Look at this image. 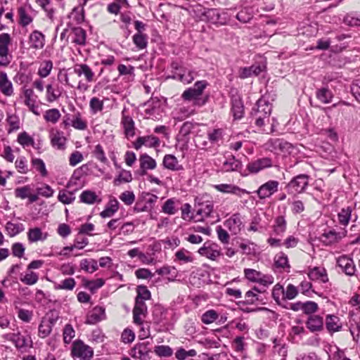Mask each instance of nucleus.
<instances>
[{
    "label": "nucleus",
    "mask_w": 360,
    "mask_h": 360,
    "mask_svg": "<svg viewBox=\"0 0 360 360\" xmlns=\"http://www.w3.org/2000/svg\"><path fill=\"white\" fill-rule=\"evenodd\" d=\"M207 84L205 80L196 82L193 86L186 89L183 92L181 98L186 101H192L193 106L201 107L204 105L207 101V96L202 98L201 96Z\"/></svg>",
    "instance_id": "f257e3e1"
},
{
    "label": "nucleus",
    "mask_w": 360,
    "mask_h": 360,
    "mask_svg": "<svg viewBox=\"0 0 360 360\" xmlns=\"http://www.w3.org/2000/svg\"><path fill=\"white\" fill-rule=\"evenodd\" d=\"M208 195L198 196L195 199L194 211L196 221H202L205 218L211 216L214 210L212 200H208Z\"/></svg>",
    "instance_id": "f03ea898"
},
{
    "label": "nucleus",
    "mask_w": 360,
    "mask_h": 360,
    "mask_svg": "<svg viewBox=\"0 0 360 360\" xmlns=\"http://www.w3.org/2000/svg\"><path fill=\"white\" fill-rule=\"evenodd\" d=\"M71 356L79 360H91L94 356V349L82 340H76L72 345Z\"/></svg>",
    "instance_id": "7ed1b4c3"
},
{
    "label": "nucleus",
    "mask_w": 360,
    "mask_h": 360,
    "mask_svg": "<svg viewBox=\"0 0 360 360\" xmlns=\"http://www.w3.org/2000/svg\"><path fill=\"white\" fill-rule=\"evenodd\" d=\"M245 278L252 283H258L261 285L268 287L274 282V278L270 274H264L253 269H244Z\"/></svg>",
    "instance_id": "20e7f679"
},
{
    "label": "nucleus",
    "mask_w": 360,
    "mask_h": 360,
    "mask_svg": "<svg viewBox=\"0 0 360 360\" xmlns=\"http://www.w3.org/2000/svg\"><path fill=\"white\" fill-rule=\"evenodd\" d=\"M308 184L309 176L307 174H299L288 184L286 188L289 194L296 195L304 192Z\"/></svg>",
    "instance_id": "39448f33"
},
{
    "label": "nucleus",
    "mask_w": 360,
    "mask_h": 360,
    "mask_svg": "<svg viewBox=\"0 0 360 360\" xmlns=\"http://www.w3.org/2000/svg\"><path fill=\"white\" fill-rule=\"evenodd\" d=\"M172 68L174 70L172 77L184 84L192 82L197 75L195 71L187 70L176 62L172 63Z\"/></svg>",
    "instance_id": "423d86ee"
},
{
    "label": "nucleus",
    "mask_w": 360,
    "mask_h": 360,
    "mask_svg": "<svg viewBox=\"0 0 360 360\" xmlns=\"http://www.w3.org/2000/svg\"><path fill=\"white\" fill-rule=\"evenodd\" d=\"M149 342H139L136 344L131 349L130 355L139 360H150L151 349L149 347Z\"/></svg>",
    "instance_id": "0eeeda50"
},
{
    "label": "nucleus",
    "mask_w": 360,
    "mask_h": 360,
    "mask_svg": "<svg viewBox=\"0 0 360 360\" xmlns=\"http://www.w3.org/2000/svg\"><path fill=\"white\" fill-rule=\"evenodd\" d=\"M198 252L200 255L212 260H216L221 255L218 245L209 240L206 241L203 245L199 248Z\"/></svg>",
    "instance_id": "6e6552de"
},
{
    "label": "nucleus",
    "mask_w": 360,
    "mask_h": 360,
    "mask_svg": "<svg viewBox=\"0 0 360 360\" xmlns=\"http://www.w3.org/2000/svg\"><path fill=\"white\" fill-rule=\"evenodd\" d=\"M160 145L159 138L153 135L139 136L133 143V146L136 150H139L143 146L148 148H157Z\"/></svg>",
    "instance_id": "1a4fd4ad"
},
{
    "label": "nucleus",
    "mask_w": 360,
    "mask_h": 360,
    "mask_svg": "<svg viewBox=\"0 0 360 360\" xmlns=\"http://www.w3.org/2000/svg\"><path fill=\"white\" fill-rule=\"evenodd\" d=\"M346 236V231L337 232L330 230L324 232L320 236V240L326 245H331L340 242Z\"/></svg>",
    "instance_id": "9d476101"
},
{
    "label": "nucleus",
    "mask_w": 360,
    "mask_h": 360,
    "mask_svg": "<svg viewBox=\"0 0 360 360\" xmlns=\"http://www.w3.org/2000/svg\"><path fill=\"white\" fill-rule=\"evenodd\" d=\"M74 72L79 77H84L86 82H94L95 73L92 69L86 63L75 64L73 67Z\"/></svg>",
    "instance_id": "9b49d317"
},
{
    "label": "nucleus",
    "mask_w": 360,
    "mask_h": 360,
    "mask_svg": "<svg viewBox=\"0 0 360 360\" xmlns=\"http://www.w3.org/2000/svg\"><path fill=\"white\" fill-rule=\"evenodd\" d=\"M278 182L277 181L271 180L262 184L258 190L257 193L260 199H264L270 197L272 194L278 191Z\"/></svg>",
    "instance_id": "f8f14e48"
},
{
    "label": "nucleus",
    "mask_w": 360,
    "mask_h": 360,
    "mask_svg": "<svg viewBox=\"0 0 360 360\" xmlns=\"http://www.w3.org/2000/svg\"><path fill=\"white\" fill-rule=\"evenodd\" d=\"M337 264L346 275H354L356 266L352 258L347 255H342L337 259Z\"/></svg>",
    "instance_id": "ddd939ff"
},
{
    "label": "nucleus",
    "mask_w": 360,
    "mask_h": 360,
    "mask_svg": "<svg viewBox=\"0 0 360 360\" xmlns=\"http://www.w3.org/2000/svg\"><path fill=\"white\" fill-rule=\"evenodd\" d=\"M126 108L122 112L121 124L124 129V134L126 137H133L135 135V123L132 117L126 115Z\"/></svg>",
    "instance_id": "4468645a"
},
{
    "label": "nucleus",
    "mask_w": 360,
    "mask_h": 360,
    "mask_svg": "<svg viewBox=\"0 0 360 360\" xmlns=\"http://www.w3.org/2000/svg\"><path fill=\"white\" fill-rule=\"evenodd\" d=\"M272 160L270 158H262L252 161L247 165V168L251 173H258L261 170L271 167Z\"/></svg>",
    "instance_id": "2eb2a0df"
},
{
    "label": "nucleus",
    "mask_w": 360,
    "mask_h": 360,
    "mask_svg": "<svg viewBox=\"0 0 360 360\" xmlns=\"http://www.w3.org/2000/svg\"><path fill=\"white\" fill-rule=\"evenodd\" d=\"M51 143L53 147L58 150H64L65 148L67 139L65 137L63 132L52 129L50 131Z\"/></svg>",
    "instance_id": "dca6fc26"
},
{
    "label": "nucleus",
    "mask_w": 360,
    "mask_h": 360,
    "mask_svg": "<svg viewBox=\"0 0 360 360\" xmlns=\"http://www.w3.org/2000/svg\"><path fill=\"white\" fill-rule=\"evenodd\" d=\"M266 145L271 151L275 153L285 152L291 148L289 143L280 139H271L268 141Z\"/></svg>",
    "instance_id": "f3484780"
},
{
    "label": "nucleus",
    "mask_w": 360,
    "mask_h": 360,
    "mask_svg": "<svg viewBox=\"0 0 360 360\" xmlns=\"http://www.w3.org/2000/svg\"><path fill=\"white\" fill-rule=\"evenodd\" d=\"M307 328L312 333L319 332L323 328V320L319 315H310L306 321Z\"/></svg>",
    "instance_id": "a211bd4d"
},
{
    "label": "nucleus",
    "mask_w": 360,
    "mask_h": 360,
    "mask_svg": "<svg viewBox=\"0 0 360 360\" xmlns=\"http://www.w3.org/2000/svg\"><path fill=\"white\" fill-rule=\"evenodd\" d=\"M147 311V307L143 300H136L135 306L133 309V319L136 324L141 325L142 319L141 315H144Z\"/></svg>",
    "instance_id": "6ab92c4d"
},
{
    "label": "nucleus",
    "mask_w": 360,
    "mask_h": 360,
    "mask_svg": "<svg viewBox=\"0 0 360 360\" xmlns=\"http://www.w3.org/2000/svg\"><path fill=\"white\" fill-rule=\"evenodd\" d=\"M139 162L142 175L146 174L147 170L154 169L157 166L155 160L146 153L140 155Z\"/></svg>",
    "instance_id": "aec40b11"
},
{
    "label": "nucleus",
    "mask_w": 360,
    "mask_h": 360,
    "mask_svg": "<svg viewBox=\"0 0 360 360\" xmlns=\"http://www.w3.org/2000/svg\"><path fill=\"white\" fill-rule=\"evenodd\" d=\"M105 318V309L102 307L96 306L87 315L86 323L89 324H95Z\"/></svg>",
    "instance_id": "412c9836"
},
{
    "label": "nucleus",
    "mask_w": 360,
    "mask_h": 360,
    "mask_svg": "<svg viewBox=\"0 0 360 360\" xmlns=\"http://www.w3.org/2000/svg\"><path fill=\"white\" fill-rule=\"evenodd\" d=\"M214 187L217 191L221 193L235 194L238 196H240L241 194L243 193H248L245 189L240 188L233 184H221L215 185Z\"/></svg>",
    "instance_id": "4be33fe9"
},
{
    "label": "nucleus",
    "mask_w": 360,
    "mask_h": 360,
    "mask_svg": "<svg viewBox=\"0 0 360 360\" xmlns=\"http://www.w3.org/2000/svg\"><path fill=\"white\" fill-rule=\"evenodd\" d=\"M0 91L6 96H11L13 94L12 82L8 79L5 72H0Z\"/></svg>",
    "instance_id": "5701e85b"
},
{
    "label": "nucleus",
    "mask_w": 360,
    "mask_h": 360,
    "mask_svg": "<svg viewBox=\"0 0 360 360\" xmlns=\"http://www.w3.org/2000/svg\"><path fill=\"white\" fill-rule=\"evenodd\" d=\"M308 276L313 281H319L322 283L328 281L326 270L323 267H314L309 271Z\"/></svg>",
    "instance_id": "b1692460"
},
{
    "label": "nucleus",
    "mask_w": 360,
    "mask_h": 360,
    "mask_svg": "<svg viewBox=\"0 0 360 360\" xmlns=\"http://www.w3.org/2000/svg\"><path fill=\"white\" fill-rule=\"evenodd\" d=\"M163 166L172 171H180L183 169V166L179 164V160L174 155H165L163 161Z\"/></svg>",
    "instance_id": "393cba45"
},
{
    "label": "nucleus",
    "mask_w": 360,
    "mask_h": 360,
    "mask_svg": "<svg viewBox=\"0 0 360 360\" xmlns=\"http://www.w3.org/2000/svg\"><path fill=\"white\" fill-rule=\"evenodd\" d=\"M265 69L264 65H252L248 68H243L240 70V77L245 79L252 76H257Z\"/></svg>",
    "instance_id": "a878e982"
},
{
    "label": "nucleus",
    "mask_w": 360,
    "mask_h": 360,
    "mask_svg": "<svg viewBox=\"0 0 360 360\" xmlns=\"http://www.w3.org/2000/svg\"><path fill=\"white\" fill-rule=\"evenodd\" d=\"M30 42L31 44L30 46L32 49H41L45 44L44 35L41 32L35 30L30 36Z\"/></svg>",
    "instance_id": "bb28decb"
},
{
    "label": "nucleus",
    "mask_w": 360,
    "mask_h": 360,
    "mask_svg": "<svg viewBox=\"0 0 360 360\" xmlns=\"http://www.w3.org/2000/svg\"><path fill=\"white\" fill-rule=\"evenodd\" d=\"M72 41L79 46H84L86 44V31L82 27H74L72 29Z\"/></svg>",
    "instance_id": "cd10ccee"
},
{
    "label": "nucleus",
    "mask_w": 360,
    "mask_h": 360,
    "mask_svg": "<svg viewBox=\"0 0 360 360\" xmlns=\"http://www.w3.org/2000/svg\"><path fill=\"white\" fill-rule=\"evenodd\" d=\"M242 167L240 161L236 159L234 156L227 158L221 167L222 171L225 172L238 171Z\"/></svg>",
    "instance_id": "c85d7f7f"
},
{
    "label": "nucleus",
    "mask_w": 360,
    "mask_h": 360,
    "mask_svg": "<svg viewBox=\"0 0 360 360\" xmlns=\"http://www.w3.org/2000/svg\"><path fill=\"white\" fill-rule=\"evenodd\" d=\"M256 115L264 116V117H269L271 115L272 107L265 99L261 98L257 103Z\"/></svg>",
    "instance_id": "c756f323"
},
{
    "label": "nucleus",
    "mask_w": 360,
    "mask_h": 360,
    "mask_svg": "<svg viewBox=\"0 0 360 360\" xmlns=\"http://www.w3.org/2000/svg\"><path fill=\"white\" fill-rule=\"evenodd\" d=\"M33 94V90L31 89L24 90V96L25 97V104L34 115H39L38 106L35 105V101L32 98Z\"/></svg>",
    "instance_id": "7c9ffc66"
},
{
    "label": "nucleus",
    "mask_w": 360,
    "mask_h": 360,
    "mask_svg": "<svg viewBox=\"0 0 360 360\" xmlns=\"http://www.w3.org/2000/svg\"><path fill=\"white\" fill-rule=\"evenodd\" d=\"M316 96L320 102L324 104L330 103L333 98L331 91L325 87L317 89Z\"/></svg>",
    "instance_id": "2f4dec72"
},
{
    "label": "nucleus",
    "mask_w": 360,
    "mask_h": 360,
    "mask_svg": "<svg viewBox=\"0 0 360 360\" xmlns=\"http://www.w3.org/2000/svg\"><path fill=\"white\" fill-rule=\"evenodd\" d=\"M353 209L352 206H347L341 209L338 214V221L340 224L347 226L349 224Z\"/></svg>",
    "instance_id": "473e14b6"
},
{
    "label": "nucleus",
    "mask_w": 360,
    "mask_h": 360,
    "mask_svg": "<svg viewBox=\"0 0 360 360\" xmlns=\"http://www.w3.org/2000/svg\"><path fill=\"white\" fill-rule=\"evenodd\" d=\"M340 319L334 315H328L326 316V326L329 332L334 333L339 331L341 326L339 323Z\"/></svg>",
    "instance_id": "72a5a7b5"
},
{
    "label": "nucleus",
    "mask_w": 360,
    "mask_h": 360,
    "mask_svg": "<svg viewBox=\"0 0 360 360\" xmlns=\"http://www.w3.org/2000/svg\"><path fill=\"white\" fill-rule=\"evenodd\" d=\"M19 15V22L22 27H26L32 22V18L29 14L27 7L21 6L18 10Z\"/></svg>",
    "instance_id": "f704fd0d"
},
{
    "label": "nucleus",
    "mask_w": 360,
    "mask_h": 360,
    "mask_svg": "<svg viewBox=\"0 0 360 360\" xmlns=\"http://www.w3.org/2000/svg\"><path fill=\"white\" fill-rule=\"evenodd\" d=\"M80 201L86 204H93L95 202H100L101 199L98 197L95 192L91 191H84L80 196Z\"/></svg>",
    "instance_id": "c9c22d12"
},
{
    "label": "nucleus",
    "mask_w": 360,
    "mask_h": 360,
    "mask_svg": "<svg viewBox=\"0 0 360 360\" xmlns=\"http://www.w3.org/2000/svg\"><path fill=\"white\" fill-rule=\"evenodd\" d=\"M232 112L236 120L241 119L244 114V106L243 102L239 98H236L232 101Z\"/></svg>",
    "instance_id": "e433bc0d"
},
{
    "label": "nucleus",
    "mask_w": 360,
    "mask_h": 360,
    "mask_svg": "<svg viewBox=\"0 0 360 360\" xmlns=\"http://www.w3.org/2000/svg\"><path fill=\"white\" fill-rule=\"evenodd\" d=\"M175 260L181 263H190L193 262V257L192 254L187 250L181 248L175 253Z\"/></svg>",
    "instance_id": "4c0bfd02"
},
{
    "label": "nucleus",
    "mask_w": 360,
    "mask_h": 360,
    "mask_svg": "<svg viewBox=\"0 0 360 360\" xmlns=\"http://www.w3.org/2000/svg\"><path fill=\"white\" fill-rule=\"evenodd\" d=\"M53 69V63L51 60H45L40 63L37 74L41 77H48Z\"/></svg>",
    "instance_id": "58836bf2"
},
{
    "label": "nucleus",
    "mask_w": 360,
    "mask_h": 360,
    "mask_svg": "<svg viewBox=\"0 0 360 360\" xmlns=\"http://www.w3.org/2000/svg\"><path fill=\"white\" fill-rule=\"evenodd\" d=\"M132 174L131 172L122 169L119 175L114 179L113 184L115 186H119L122 183H129L132 181Z\"/></svg>",
    "instance_id": "ea45409f"
},
{
    "label": "nucleus",
    "mask_w": 360,
    "mask_h": 360,
    "mask_svg": "<svg viewBox=\"0 0 360 360\" xmlns=\"http://www.w3.org/2000/svg\"><path fill=\"white\" fill-rule=\"evenodd\" d=\"M273 229L276 235H281L285 231L286 221L283 216H278L275 219Z\"/></svg>",
    "instance_id": "a19ab883"
},
{
    "label": "nucleus",
    "mask_w": 360,
    "mask_h": 360,
    "mask_svg": "<svg viewBox=\"0 0 360 360\" xmlns=\"http://www.w3.org/2000/svg\"><path fill=\"white\" fill-rule=\"evenodd\" d=\"M241 225H242V221L240 220L239 214H233L225 223V226L229 227L230 229V230H232L236 233L237 231L240 230Z\"/></svg>",
    "instance_id": "79ce46f5"
},
{
    "label": "nucleus",
    "mask_w": 360,
    "mask_h": 360,
    "mask_svg": "<svg viewBox=\"0 0 360 360\" xmlns=\"http://www.w3.org/2000/svg\"><path fill=\"white\" fill-rule=\"evenodd\" d=\"M58 199L63 204H70L75 200V193L67 190H61L59 191Z\"/></svg>",
    "instance_id": "37998d69"
},
{
    "label": "nucleus",
    "mask_w": 360,
    "mask_h": 360,
    "mask_svg": "<svg viewBox=\"0 0 360 360\" xmlns=\"http://www.w3.org/2000/svg\"><path fill=\"white\" fill-rule=\"evenodd\" d=\"M10 340L15 344L17 348L21 349L27 347V339L20 333L11 334Z\"/></svg>",
    "instance_id": "c03bdc74"
},
{
    "label": "nucleus",
    "mask_w": 360,
    "mask_h": 360,
    "mask_svg": "<svg viewBox=\"0 0 360 360\" xmlns=\"http://www.w3.org/2000/svg\"><path fill=\"white\" fill-rule=\"evenodd\" d=\"M25 227L22 224H14L11 221L6 223V230L7 231L8 235L13 237L19 233L23 231Z\"/></svg>",
    "instance_id": "a18cd8bd"
},
{
    "label": "nucleus",
    "mask_w": 360,
    "mask_h": 360,
    "mask_svg": "<svg viewBox=\"0 0 360 360\" xmlns=\"http://www.w3.org/2000/svg\"><path fill=\"white\" fill-rule=\"evenodd\" d=\"M275 265L278 268L287 269V271H289V269L290 268V264H288V257L283 252H280L276 255Z\"/></svg>",
    "instance_id": "49530a36"
},
{
    "label": "nucleus",
    "mask_w": 360,
    "mask_h": 360,
    "mask_svg": "<svg viewBox=\"0 0 360 360\" xmlns=\"http://www.w3.org/2000/svg\"><path fill=\"white\" fill-rule=\"evenodd\" d=\"M27 238L30 242H37L39 240H43L46 238V236L43 237V233L39 228L30 229L27 232Z\"/></svg>",
    "instance_id": "de8ad7c7"
},
{
    "label": "nucleus",
    "mask_w": 360,
    "mask_h": 360,
    "mask_svg": "<svg viewBox=\"0 0 360 360\" xmlns=\"http://www.w3.org/2000/svg\"><path fill=\"white\" fill-rule=\"evenodd\" d=\"M60 116V112L58 109L52 108L45 112L44 117L46 122L55 124L59 120Z\"/></svg>",
    "instance_id": "09e8293b"
},
{
    "label": "nucleus",
    "mask_w": 360,
    "mask_h": 360,
    "mask_svg": "<svg viewBox=\"0 0 360 360\" xmlns=\"http://www.w3.org/2000/svg\"><path fill=\"white\" fill-rule=\"evenodd\" d=\"M154 352L159 357H169L173 354V349L168 345H158L154 347Z\"/></svg>",
    "instance_id": "8fccbe9b"
},
{
    "label": "nucleus",
    "mask_w": 360,
    "mask_h": 360,
    "mask_svg": "<svg viewBox=\"0 0 360 360\" xmlns=\"http://www.w3.org/2000/svg\"><path fill=\"white\" fill-rule=\"evenodd\" d=\"M196 355L197 352L194 349L186 351L183 347H179L175 352V357L178 360H185L188 357H194Z\"/></svg>",
    "instance_id": "3c124183"
},
{
    "label": "nucleus",
    "mask_w": 360,
    "mask_h": 360,
    "mask_svg": "<svg viewBox=\"0 0 360 360\" xmlns=\"http://www.w3.org/2000/svg\"><path fill=\"white\" fill-rule=\"evenodd\" d=\"M61 96V91L58 89H54L51 84L46 86V100L48 102H53Z\"/></svg>",
    "instance_id": "603ef678"
},
{
    "label": "nucleus",
    "mask_w": 360,
    "mask_h": 360,
    "mask_svg": "<svg viewBox=\"0 0 360 360\" xmlns=\"http://www.w3.org/2000/svg\"><path fill=\"white\" fill-rule=\"evenodd\" d=\"M207 139L210 143L216 144L223 139V131L221 129H214L207 132Z\"/></svg>",
    "instance_id": "864d4df0"
},
{
    "label": "nucleus",
    "mask_w": 360,
    "mask_h": 360,
    "mask_svg": "<svg viewBox=\"0 0 360 360\" xmlns=\"http://www.w3.org/2000/svg\"><path fill=\"white\" fill-rule=\"evenodd\" d=\"M71 124L75 129L78 130H85L87 128V122L82 118L79 112L74 115Z\"/></svg>",
    "instance_id": "5fc2aeb1"
},
{
    "label": "nucleus",
    "mask_w": 360,
    "mask_h": 360,
    "mask_svg": "<svg viewBox=\"0 0 360 360\" xmlns=\"http://www.w3.org/2000/svg\"><path fill=\"white\" fill-rule=\"evenodd\" d=\"M133 42L139 49H143L148 44L147 36L143 33H136L133 36Z\"/></svg>",
    "instance_id": "6e6d98bb"
},
{
    "label": "nucleus",
    "mask_w": 360,
    "mask_h": 360,
    "mask_svg": "<svg viewBox=\"0 0 360 360\" xmlns=\"http://www.w3.org/2000/svg\"><path fill=\"white\" fill-rule=\"evenodd\" d=\"M18 142L23 147L32 146L34 147V141L26 131L18 134Z\"/></svg>",
    "instance_id": "4d7b16f0"
},
{
    "label": "nucleus",
    "mask_w": 360,
    "mask_h": 360,
    "mask_svg": "<svg viewBox=\"0 0 360 360\" xmlns=\"http://www.w3.org/2000/svg\"><path fill=\"white\" fill-rule=\"evenodd\" d=\"M105 283L102 278H97L92 281H84L85 288H88L92 292H94L97 289L101 288Z\"/></svg>",
    "instance_id": "13d9d810"
},
{
    "label": "nucleus",
    "mask_w": 360,
    "mask_h": 360,
    "mask_svg": "<svg viewBox=\"0 0 360 360\" xmlns=\"http://www.w3.org/2000/svg\"><path fill=\"white\" fill-rule=\"evenodd\" d=\"M219 317L218 314L213 309L205 311L201 316V321L205 324H210L214 322Z\"/></svg>",
    "instance_id": "bf43d9fd"
},
{
    "label": "nucleus",
    "mask_w": 360,
    "mask_h": 360,
    "mask_svg": "<svg viewBox=\"0 0 360 360\" xmlns=\"http://www.w3.org/2000/svg\"><path fill=\"white\" fill-rule=\"evenodd\" d=\"M89 107L92 114H96L103 109V101L97 97H93L89 102Z\"/></svg>",
    "instance_id": "052dcab7"
},
{
    "label": "nucleus",
    "mask_w": 360,
    "mask_h": 360,
    "mask_svg": "<svg viewBox=\"0 0 360 360\" xmlns=\"http://www.w3.org/2000/svg\"><path fill=\"white\" fill-rule=\"evenodd\" d=\"M51 332V324L48 321H41L39 326V336L41 338H45Z\"/></svg>",
    "instance_id": "680f3d73"
},
{
    "label": "nucleus",
    "mask_w": 360,
    "mask_h": 360,
    "mask_svg": "<svg viewBox=\"0 0 360 360\" xmlns=\"http://www.w3.org/2000/svg\"><path fill=\"white\" fill-rule=\"evenodd\" d=\"M76 282L74 278H68L61 281L60 283L55 285L56 290H72L75 288Z\"/></svg>",
    "instance_id": "e2e57ef3"
},
{
    "label": "nucleus",
    "mask_w": 360,
    "mask_h": 360,
    "mask_svg": "<svg viewBox=\"0 0 360 360\" xmlns=\"http://www.w3.org/2000/svg\"><path fill=\"white\" fill-rule=\"evenodd\" d=\"M195 113V110L193 107L191 106H183L181 107L177 112V119L182 120L186 119Z\"/></svg>",
    "instance_id": "0e129e2a"
},
{
    "label": "nucleus",
    "mask_w": 360,
    "mask_h": 360,
    "mask_svg": "<svg viewBox=\"0 0 360 360\" xmlns=\"http://www.w3.org/2000/svg\"><path fill=\"white\" fill-rule=\"evenodd\" d=\"M11 43V38L8 33L0 34V53H6L8 49V46Z\"/></svg>",
    "instance_id": "69168bd1"
},
{
    "label": "nucleus",
    "mask_w": 360,
    "mask_h": 360,
    "mask_svg": "<svg viewBox=\"0 0 360 360\" xmlns=\"http://www.w3.org/2000/svg\"><path fill=\"white\" fill-rule=\"evenodd\" d=\"M175 202L176 200L174 198L168 199L162 207V211L169 215L174 214L176 212L175 208Z\"/></svg>",
    "instance_id": "338daca9"
},
{
    "label": "nucleus",
    "mask_w": 360,
    "mask_h": 360,
    "mask_svg": "<svg viewBox=\"0 0 360 360\" xmlns=\"http://www.w3.org/2000/svg\"><path fill=\"white\" fill-rule=\"evenodd\" d=\"M75 336V331L70 324L65 325L63 329V340L65 344H69Z\"/></svg>",
    "instance_id": "774afa93"
}]
</instances>
